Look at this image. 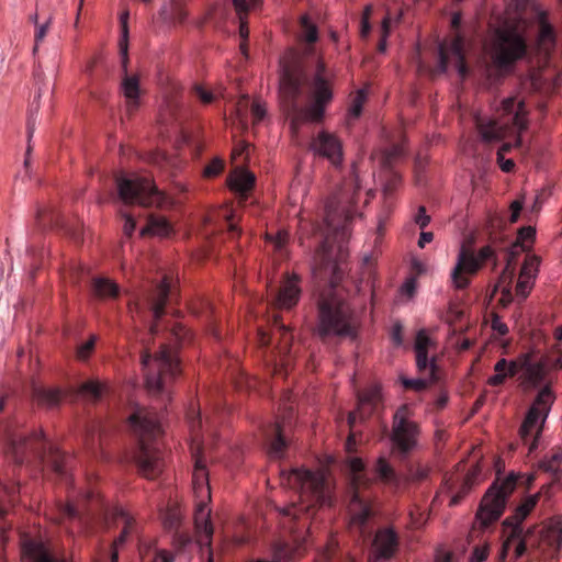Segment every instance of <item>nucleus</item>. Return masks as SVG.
Returning <instances> with one entry per match:
<instances>
[{
	"label": "nucleus",
	"mask_w": 562,
	"mask_h": 562,
	"mask_svg": "<svg viewBox=\"0 0 562 562\" xmlns=\"http://www.w3.org/2000/svg\"><path fill=\"white\" fill-rule=\"evenodd\" d=\"M397 547L396 537L392 530H382L375 535L373 550L378 558H390Z\"/></svg>",
	"instance_id": "obj_27"
},
{
	"label": "nucleus",
	"mask_w": 562,
	"mask_h": 562,
	"mask_svg": "<svg viewBox=\"0 0 562 562\" xmlns=\"http://www.w3.org/2000/svg\"><path fill=\"white\" fill-rule=\"evenodd\" d=\"M529 533L531 530L524 531L522 528H512L503 542L499 559L505 560L512 547H514L515 558H520L526 551V540Z\"/></svg>",
	"instance_id": "obj_22"
},
{
	"label": "nucleus",
	"mask_w": 562,
	"mask_h": 562,
	"mask_svg": "<svg viewBox=\"0 0 562 562\" xmlns=\"http://www.w3.org/2000/svg\"><path fill=\"white\" fill-rule=\"evenodd\" d=\"M173 233V227L170 222L162 216H149L146 226H144L139 235L142 237H158L167 238Z\"/></svg>",
	"instance_id": "obj_24"
},
{
	"label": "nucleus",
	"mask_w": 562,
	"mask_h": 562,
	"mask_svg": "<svg viewBox=\"0 0 562 562\" xmlns=\"http://www.w3.org/2000/svg\"><path fill=\"white\" fill-rule=\"evenodd\" d=\"M541 544H548L558 551L562 548V520L559 517L551 518L542 532Z\"/></svg>",
	"instance_id": "obj_28"
},
{
	"label": "nucleus",
	"mask_w": 562,
	"mask_h": 562,
	"mask_svg": "<svg viewBox=\"0 0 562 562\" xmlns=\"http://www.w3.org/2000/svg\"><path fill=\"white\" fill-rule=\"evenodd\" d=\"M538 499H539V494H535V495H530L528 497L525 498V501L522 502V504H520L514 515L512 517H508L505 521H504V527L505 528H508V527H512V528H515V527H518V528H521V522L522 520L530 514V512L535 508V506L537 505L538 503Z\"/></svg>",
	"instance_id": "obj_29"
},
{
	"label": "nucleus",
	"mask_w": 562,
	"mask_h": 562,
	"mask_svg": "<svg viewBox=\"0 0 562 562\" xmlns=\"http://www.w3.org/2000/svg\"><path fill=\"white\" fill-rule=\"evenodd\" d=\"M415 222L420 228H425L430 223V216L426 214V210L424 206H420L418 209Z\"/></svg>",
	"instance_id": "obj_60"
},
{
	"label": "nucleus",
	"mask_w": 562,
	"mask_h": 562,
	"mask_svg": "<svg viewBox=\"0 0 562 562\" xmlns=\"http://www.w3.org/2000/svg\"><path fill=\"white\" fill-rule=\"evenodd\" d=\"M38 400L46 405H55L59 400V391L42 390L38 392Z\"/></svg>",
	"instance_id": "obj_53"
},
{
	"label": "nucleus",
	"mask_w": 562,
	"mask_h": 562,
	"mask_svg": "<svg viewBox=\"0 0 562 562\" xmlns=\"http://www.w3.org/2000/svg\"><path fill=\"white\" fill-rule=\"evenodd\" d=\"M375 472L378 477L384 483L393 484L397 482V476L394 469L383 457L378 459L375 464Z\"/></svg>",
	"instance_id": "obj_38"
},
{
	"label": "nucleus",
	"mask_w": 562,
	"mask_h": 562,
	"mask_svg": "<svg viewBox=\"0 0 562 562\" xmlns=\"http://www.w3.org/2000/svg\"><path fill=\"white\" fill-rule=\"evenodd\" d=\"M538 266L539 259L536 256H529L526 258L520 273L535 279L538 272Z\"/></svg>",
	"instance_id": "obj_44"
},
{
	"label": "nucleus",
	"mask_w": 562,
	"mask_h": 562,
	"mask_svg": "<svg viewBox=\"0 0 562 562\" xmlns=\"http://www.w3.org/2000/svg\"><path fill=\"white\" fill-rule=\"evenodd\" d=\"M255 180L252 172L244 168H237L229 175L227 184L234 192L245 194L252 189Z\"/></svg>",
	"instance_id": "obj_25"
},
{
	"label": "nucleus",
	"mask_w": 562,
	"mask_h": 562,
	"mask_svg": "<svg viewBox=\"0 0 562 562\" xmlns=\"http://www.w3.org/2000/svg\"><path fill=\"white\" fill-rule=\"evenodd\" d=\"M516 481V474L510 473L505 479H497L485 493L476 513V520L482 527H487L502 516L506 499L515 490Z\"/></svg>",
	"instance_id": "obj_9"
},
{
	"label": "nucleus",
	"mask_w": 562,
	"mask_h": 562,
	"mask_svg": "<svg viewBox=\"0 0 562 562\" xmlns=\"http://www.w3.org/2000/svg\"><path fill=\"white\" fill-rule=\"evenodd\" d=\"M531 81L536 89L548 92L559 86V75L554 68L548 66L533 74Z\"/></svg>",
	"instance_id": "obj_30"
},
{
	"label": "nucleus",
	"mask_w": 562,
	"mask_h": 562,
	"mask_svg": "<svg viewBox=\"0 0 562 562\" xmlns=\"http://www.w3.org/2000/svg\"><path fill=\"white\" fill-rule=\"evenodd\" d=\"M366 101V93L364 91L360 90L357 92L355 98L351 101V104L348 110V121L356 120L360 116L362 112V108Z\"/></svg>",
	"instance_id": "obj_40"
},
{
	"label": "nucleus",
	"mask_w": 562,
	"mask_h": 562,
	"mask_svg": "<svg viewBox=\"0 0 562 562\" xmlns=\"http://www.w3.org/2000/svg\"><path fill=\"white\" fill-rule=\"evenodd\" d=\"M310 104L300 110L295 105H289V115L293 128L303 122L319 123L325 115L326 106L333 100V90L329 82V75H327L325 66L318 61L313 80L308 87Z\"/></svg>",
	"instance_id": "obj_5"
},
{
	"label": "nucleus",
	"mask_w": 562,
	"mask_h": 562,
	"mask_svg": "<svg viewBox=\"0 0 562 562\" xmlns=\"http://www.w3.org/2000/svg\"><path fill=\"white\" fill-rule=\"evenodd\" d=\"M435 380V376L432 375V379L429 378V380L426 379H406L402 378L401 382L405 387L414 389L416 391H422L427 387L430 381Z\"/></svg>",
	"instance_id": "obj_49"
},
{
	"label": "nucleus",
	"mask_w": 562,
	"mask_h": 562,
	"mask_svg": "<svg viewBox=\"0 0 562 562\" xmlns=\"http://www.w3.org/2000/svg\"><path fill=\"white\" fill-rule=\"evenodd\" d=\"M418 427L412 420V412L402 405L393 416L392 440L404 453L412 451L417 445Z\"/></svg>",
	"instance_id": "obj_13"
},
{
	"label": "nucleus",
	"mask_w": 562,
	"mask_h": 562,
	"mask_svg": "<svg viewBox=\"0 0 562 562\" xmlns=\"http://www.w3.org/2000/svg\"><path fill=\"white\" fill-rule=\"evenodd\" d=\"M301 295L300 278L295 273L288 274L282 283L276 305L279 308H291L299 302Z\"/></svg>",
	"instance_id": "obj_21"
},
{
	"label": "nucleus",
	"mask_w": 562,
	"mask_h": 562,
	"mask_svg": "<svg viewBox=\"0 0 562 562\" xmlns=\"http://www.w3.org/2000/svg\"><path fill=\"white\" fill-rule=\"evenodd\" d=\"M250 111L255 124L261 122L267 115L266 104L260 102L259 100H255L251 102Z\"/></svg>",
	"instance_id": "obj_47"
},
{
	"label": "nucleus",
	"mask_w": 562,
	"mask_h": 562,
	"mask_svg": "<svg viewBox=\"0 0 562 562\" xmlns=\"http://www.w3.org/2000/svg\"><path fill=\"white\" fill-rule=\"evenodd\" d=\"M193 90L199 100L204 104H209L215 99V94L203 86H195Z\"/></svg>",
	"instance_id": "obj_57"
},
{
	"label": "nucleus",
	"mask_w": 562,
	"mask_h": 562,
	"mask_svg": "<svg viewBox=\"0 0 562 562\" xmlns=\"http://www.w3.org/2000/svg\"><path fill=\"white\" fill-rule=\"evenodd\" d=\"M286 447L279 426L274 428V438L269 443L268 453L271 458H281Z\"/></svg>",
	"instance_id": "obj_39"
},
{
	"label": "nucleus",
	"mask_w": 562,
	"mask_h": 562,
	"mask_svg": "<svg viewBox=\"0 0 562 562\" xmlns=\"http://www.w3.org/2000/svg\"><path fill=\"white\" fill-rule=\"evenodd\" d=\"M302 26H303V36L304 40L308 43H313L317 40V31L313 23L310 22L307 16H303L302 20Z\"/></svg>",
	"instance_id": "obj_48"
},
{
	"label": "nucleus",
	"mask_w": 562,
	"mask_h": 562,
	"mask_svg": "<svg viewBox=\"0 0 562 562\" xmlns=\"http://www.w3.org/2000/svg\"><path fill=\"white\" fill-rule=\"evenodd\" d=\"M281 484L300 491L302 503L307 502L310 497L314 502H324L325 473L323 471L315 473L303 470L282 471Z\"/></svg>",
	"instance_id": "obj_10"
},
{
	"label": "nucleus",
	"mask_w": 562,
	"mask_h": 562,
	"mask_svg": "<svg viewBox=\"0 0 562 562\" xmlns=\"http://www.w3.org/2000/svg\"><path fill=\"white\" fill-rule=\"evenodd\" d=\"M439 70L447 71L454 68L460 77L467 75V67L464 64V41L458 35L450 44H441L439 46Z\"/></svg>",
	"instance_id": "obj_14"
},
{
	"label": "nucleus",
	"mask_w": 562,
	"mask_h": 562,
	"mask_svg": "<svg viewBox=\"0 0 562 562\" xmlns=\"http://www.w3.org/2000/svg\"><path fill=\"white\" fill-rule=\"evenodd\" d=\"M528 27L527 12L522 11L507 16L491 30L485 50L497 68L507 69L525 57Z\"/></svg>",
	"instance_id": "obj_1"
},
{
	"label": "nucleus",
	"mask_w": 562,
	"mask_h": 562,
	"mask_svg": "<svg viewBox=\"0 0 562 562\" xmlns=\"http://www.w3.org/2000/svg\"><path fill=\"white\" fill-rule=\"evenodd\" d=\"M533 278L519 273L518 282L516 285V292L522 299L527 297L533 286Z\"/></svg>",
	"instance_id": "obj_42"
},
{
	"label": "nucleus",
	"mask_w": 562,
	"mask_h": 562,
	"mask_svg": "<svg viewBox=\"0 0 562 562\" xmlns=\"http://www.w3.org/2000/svg\"><path fill=\"white\" fill-rule=\"evenodd\" d=\"M303 79L304 72L300 66L288 67L282 61L279 88L282 102L292 101L300 93Z\"/></svg>",
	"instance_id": "obj_17"
},
{
	"label": "nucleus",
	"mask_w": 562,
	"mask_h": 562,
	"mask_svg": "<svg viewBox=\"0 0 562 562\" xmlns=\"http://www.w3.org/2000/svg\"><path fill=\"white\" fill-rule=\"evenodd\" d=\"M104 389L105 385L98 380H89L79 386L78 394L87 401H95L102 395Z\"/></svg>",
	"instance_id": "obj_36"
},
{
	"label": "nucleus",
	"mask_w": 562,
	"mask_h": 562,
	"mask_svg": "<svg viewBox=\"0 0 562 562\" xmlns=\"http://www.w3.org/2000/svg\"><path fill=\"white\" fill-rule=\"evenodd\" d=\"M119 50L121 56V66L123 76L127 72L128 68V40L126 38H120L119 41Z\"/></svg>",
	"instance_id": "obj_50"
},
{
	"label": "nucleus",
	"mask_w": 562,
	"mask_h": 562,
	"mask_svg": "<svg viewBox=\"0 0 562 562\" xmlns=\"http://www.w3.org/2000/svg\"><path fill=\"white\" fill-rule=\"evenodd\" d=\"M128 423L140 437L139 471L147 479H154L162 470V457L159 449L149 445L146 439L160 434V425L151 412L138 406L128 416Z\"/></svg>",
	"instance_id": "obj_4"
},
{
	"label": "nucleus",
	"mask_w": 562,
	"mask_h": 562,
	"mask_svg": "<svg viewBox=\"0 0 562 562\" xmlns=\"http://www.w3.org/2000/svg\"><path fill=\"white\" fill-rule=\"evenodd\" d=\"M128 11H124L120 14V23H121V37L128 40Z\"/></svg>",
	"instance_id": "obj_62"
},
{
	"label": "nucleus",
	"mask_w": 562,
	"mask_h": 562,
	"mask_svg": "<svg viewBox=\"0 0 562 562\" xmlns=\"http://www.w3.org/2000/svg\"><path fill=\"white\" fill-rule=\"evenodd\" d=\"M120 89L125 99L126 112L134 113L140 105L142 88L138 75L125 74L122 77Z\"/></svg>",
	"instance_id": "obj_20"
},
{
	"label": "nucleus",
	"mask_w": 562,
	"mask_h": 562,
	"mask_svg": "<svg viewBox=\"0 0 562 562\" xmlns=\"http://www.w3.org/2000/svg\"><path fill=\"white\" fill-rule=\"evenodd\" d=\"M117 519L124 524V529L119 536V538L114 541V547H117L119 544H122L125 541L126 536L128 533V527L131 525V518L123 509L117 510Z\"/></svg>",
	"instance_id": "obj_46"
},
{
	"label": "nucleus",
	"mask_w": 562,
	"mask_h": 562,
	"mask_svg": "<svg viewBox=\"0 0 562 562\" xmlns=\"http://www.w3.org/2000/svg\"><path fill=\"white\" fill-rule=\"evenodd\" d=\"M553 402L554 395L551 389L549 386H544L539 392L520 427L519 432L522 439H526L528 436H533V440L529 447L530 452L537 448L538 438L542 431V427Z\"/></svg>",
	"instance_id": "obj_11"
},
{
	"label": "nucleus",
	"mask_w": 562,
	"mask_h": 562,
	"mask_svg": "<svg viewBox=\"0 0 562 562\" xmlns=\"http://www.w3.org/2000/svg\"><path fill=\"white\" fill-rule=\"evenodd\" d=\"M514 257L508 256L506 267L504 268L495 288L494 292L507 293L512 291V282L515 274Z\"/></svg>",
	"instance_id": "obj_34"
},
{
	"label": "nucleus",
	"mask_w": 562,
	"mask_h": 562,
	"mask_svg": "<svg viewBox=\"0 0 562 562\" xmlns=\"http://www.w3.org/2000/svg\"><path fill=\"white\" fill-rule=\"evenodd\" d=\"M524 12H527V20L535 18L538 21L537 50L539 54L548 56L555 47V33L547 20L546 12L535 4L525 8Z\"/></svg>",
	"instance_id": "obj_16"
},
{
	"label": "nucleus",
	"mask_w": 562,
	"mask_h": 562,
	"mask_svg": "<svg viewBox=\"0 0 562 562\" xmlns=\"http://www.w3.org/2000/svg\"><path fill=\"white\" fill-rule=\"evenodd\" d=\"M416 289H417V282H416V280H415V279H409V280H407V281L403 284V286H402L401 291H402V293H403L404 295H406L407 297H409V299H411V297H413V296H414V294H415V292H416Z\"/></svg>",
	"instance_id": "obj_61"
},
{
	"label": "nucleus",
	"mask_w": 562,
	"mask_h": 562,
	"mask_svg": "<svg viewBox=\"0 0 562 562\" xmlns=\"http://www.w3.org/2000/svg\"><path fill=\"white\" fill-rule=\"evenodd\" d=\"M169 283L167 279H164L161 283L158 285L156 293L153 297V314L156 319L160 318L164 314V306L168 300L169 295Z\"/></svg>",
	"instance_id": "obj_32"
},
{
	"label": "nucleus",
	"mask_w": 562,
	"mask_h": 562,
	"mask_svg": "<svg viewBox=\"0 0 562 562\" xmlns=\"http://www.w3.org/2000/svg\"><path fill=\"white\" fill-rule=\"evenodd\" d=\"M53 23V18L49 16L44 23H41L35 26V46L34 50L37 49L38 45L44 41L45 36L47 35V32Z\"/></svg>",
	"instance_id": "obj_45"
},
{
	"label": "nucleus",
	"mask_w": 562,
	"mask_h": 562,
	"mask_svg": "<svg viewBox=\"0 0 562 562\" xmlns=\"http://www.w3.org/2000/svg\"><path fill=\"white\" fill-rule=\"evenodd\" d=\"M342 214L338 212V205L336 202L328 201L325 205V223L328 233L333 231L335 233L341 222Z\"/></svg>",
	"instance_id": "obj_37"
},
{
	"label": "nucleus",
	"mask_w": 562,
	"mask_h": 562,
	"mask_svg": "<svg viewBox=\"0 0 562 562\" xmlns=\"http://www.w3.org/2000/svg\"><path fill=\"white\" fill-rule=\"evenodd\" d=\"M495 373L491 375L487 383L492 386L502 385L507 378L514 376L519 371V358L515 361L499 359L494 366Z\"/></svg>",
	"instance_id": "obj_26"
},
{
	"label": "nucleus",
	"mask_w": 562,
	"mask_h": 562,
	"mask_svg": "<svg viewBox=\"0 0 562 562\" xmlns=\"http://www.w3.org/2000/svg\"><path fill=\"white\" fill-rule=\"evenodd\" d=\"M312 150L327 159L333 166L339 167L344 160L342 144L340 139L328 132H319L311 143Z\"/></svg>",
	"instance_id": "obj_15"
},
{
	"label": "nucleus",
	"mask_w": 562,
	"mask_h": 562,
	"mask_svg": "<svg viewBox=\"0 0 562 562\" xmlns=\"http://www.w3.org/2000/svg\"><path fill=\"white\" fill-rule=\"evenodd\" d=\"M329 240V235L326 236V239L324 244L321 246V248L316 251L313 261H312V270L314 273H316L317 270L319 272L329 271L335 272L336 271V263L331 260V252L327 248V243Z\"/></svg>",
	"instance_id": "obj_31"
},
{
	"label": "nucleus",
	"mask_w": 562,
	"mask_h": 562,
	"mask_svg": "<svg viewBox=\"0 0 562 562\" xmlns=\"http://www.w3.org/2000/svg\"><path fill=\"white\" fill-rule=\"evenodd\" d=\"M122 216L124 218L123 232L125 235L131 236L136 227L135 218L128 213H123Z\"/></svg>",
	"instance_id": "obj_59"
},
{
	"label": "nucleus",
	"mask_w": 562,
	"mask_h": 562,
	"mask_svg": "<svg viewBox=\"0 0 562 562\" xmlns=\"http://www.w3.org/2000/svg\"><path fill=\"white\" fill-rule=\"evenodd\" d=\"M480 267L481 263L479 258L473 252L462 249L451 273L454 288H465L469 284L467 276L475 273Z\"/></svg>",
	"instance_id": "obj_18"
},
{
	"label": "nucleus",
	"mask_w": 562,
	"mask_h": 562,
	"mask_svg": "<svg viewBox=\"0 0 562 562\" xmlns=\"http://www.w3.org/2000/svg\"><path fill=\"white\" fill-rule=\"evenodd\" d=\"M351 313L342 296L329 289L323 293L318 301V325L317 333L321 336L351 335Z\"/></svg>",
	"instance_id": "obj_6"
},
{
	"label": "nucleus",
	"mask_w": 562,
	"mask_h": 562,
	"mask_svg": "<svg viewBox=\"0 0 562 562\" xmlns=\"http://www.w3.org/2000/svg\"><path fill=\"white\" fill-rule=\"evenodd\" d=\"M142 367L146 386L151 393H167L168 383L178 373L179 362L175 351L164 346L154 357L145 351L142 355Z\"/></svg>",
	"instance_id": "obj_7"
},
{
	"label": "nucleus",
	"mask_w": 562,
	"mask_h": 562,
	"mask_svg": "<svg viewBox=\"0 0 562 562\" xmlns=\"http://www.w3.org/2000/svg\"><path fill=\"white\" fill-rule=\"evenodd\" d=\"M191 452L194 458L193 492L196 499L194 522L198 542L201 547H206L207 562H212L211 541L214 529L210 520L211 509L209 503L211 501V488L209 472L205 460L201 456L202 446L200 442H195V439L191 442Z\"/></svg>",
	"instance_id": "obj_3"
},
{
	"label": "nucleus",
	"mask_w": 562,
	"mask_h": 562,
	"mask_svg": "<svg viewBox=\"0 0 562 562\" xmlns=\"http://www.w3.org/2000/svg\"><path fill=\"white\" fill-rule=\"evenodd\" d=\"M435 562H458L456 557L449 551H439Z\"/></svg>",
	"instance_id": "obj_64"
},
{
	"label": "nucleus",
	"mask_w": 562,
	"mask_h": 562,
	"mask_svg": "<svg viewBox=\"0 0 562 562\" xmlns=\"http://www.w3.org/2000/svg\"><path fill=\"white\" fill-rule=\"evenodd\" d=\"M224 168V161L221 158H214L210 165L204 168L205 177H214L221 173Z\"/></svg>",
	"instance_id": "obj_54"
},
{
	"label": "nucleus",
	"mask_w": 562,
	"mask_h": 562,
	"mask_svg": "<svg viewBox=\"0 0 562 562\" xmlns=\"http://www.w3.org/2000/svg\"><path fill=\"white\" fill-rule=\"evenodd\" d=\"M490 553L488 544L477 546L473 549L469 562H483L486 560Z\"/></svg>",
	"instance_id": "obj_56"
},
{
	"label": "nucleus",
	"mask_w": 562,
	"mask_h": 562,
	"mask_svg": "<svg viewBox=\"0 0 562 562\" xmlns=\"http://www.w3.org/2000/svg\"><path fill=\"white\" fill-rule=\"evenodd\" d=\"M547 362L539 361L531 363V353H524L519 357V369L524 372V383H528L532 386L538 385L546 375Z\"/></svg>",
	"instance_id": "obj_23"
},
{
	"label": "nucleus",
	"mask_w": 562,
	"mask_h": 562,
	"mask_svg": "<svg viewBox=\"0 0 562 562\" xmlns=\"http://www.w3.org/2000/svg\"><path fill=\"white\" fill-rule=\"evenodd\" d=\"M116 186L119 196L125 204L162 207L170 203L148 177H120Z\"/></svg>",
	"instance_id": "obj_8"
},
{
	"label": "nucleus",
	"mask_w": 562,
	"mask_h": 562,
	"mask_svg": "<svg viewBox=\"0 0 562 562\" xmlns=\"http://www.w3.org/2000/svg\"><path fill=\"white\" fill-rule=\"evenodd\" d=\"M536 235V231L531 226L522 227L518 232L517 240L513 245L509 256L514 257L519 254V251H525L529 248V244L532 241Z\"/></svg>",
	"instance_id": "obj_35"
},
{
	"label": "nucleus",
	"mask_w": 562,
	"mask_h": 562,
	"mask_svg": "<svg viewBox=\"0 0 562 562\" xmlns=\"http://www.w3.org/2000/svg\"><path fill=\"white\" fill-rule=\"evenodd\" d=\"M499 111L501 121L477 122L481 137L486 142L501 140L515 137L514 146L520 145V133L527 128L528 120L525 104L516 97L503 100ZM513 144L507 142L502 145L497 153V161L503 171L509 172L514 169V161L505 159L504 153L508 151Z\"/></svg>",
	"instance_id": "obj_2"
},
{
	"label": "nucleus",
	"mask_w": 562,
	"mask_h": 562,
	"mask_svg": "<svg viewBox=\"0 0 562 562\" xmlns=\"http://www.w3.org/2000/svg\"><path fill=\"white\" fill-rule=\"evenodd\" d=\"M352 497L349 504V514L352 525H362L370 515V509L359 496V488L369 483L363 473L364 463L359 458H351L348 461Z\"/></svg>",
	"instance_id": "obj_12"
},
{
	"label": "nucleus",
	"mask_w": 562,
	"mask_h": 562,
	"mask_svg": "<svg viewBox=\"0 0 562 562\" xmlns=\"http://www.w3.org/2000/svg\"><path fill=\"white\" fill-rule=\"evenodd\" d=\"M434 347V341L424 329L419 330L415 340L416 364L420 372H427L432 379L435 373V360L428 357L429 350Z\"/></svg>",
	"instance_id": "obj_19"
},
{
	"label": "nucleus",
	"mask_w": 562,
	"mask_h": 562,
	"mask_svg": "<svg viewBox=\"0 0 562 562\" xmlns=\"http://www.w3.org/2000/svg\"><path fill=\"white\" fill-rule=\"evenodd\" d=\"M237 14H245L257 5L259 0H232Z\"/></svg>",
	"instance_id": "obj_55"
},
{
	"label": "nucleus",
	"mask_w": 562,
	"mask_h": 562,
	"mask_svg": "<svg viewBox=\"0 0 562 562\" xmlns=\"http://www.w3.org/2000/svg\"><path fill=\"white\" fill-rule=\"evenodd\" d=\"M521 209H522V202L520 200H516L510 204V211H512L510 222L512 223H515L518 220Z\"/></svg>",
	"instance_id": "obj_63"
},
{
	"label": "nucleus",
	"mask_w": 562,
	"mask_h": 562,
	"mask_svg": "<svg viewBox=\"0 0 562 562\" xmlns=\"http://www.w3.org/2000/svg\"><path fill=\"white\" fill-rule=\"evenodd\" d=\"M144 559H150V562H173V555L165 549L154 548L144 553Z\"/></svg>",
	"instance_id": "obj_41"
},
{
	"label": "nucleus",
	"mask_w": 562,
	"mask_h": 562,
	"mask_svg": "<svg viewBox=\"0 0 562 562\" xmlns=\"http://www.w3.org/2000/svg\"><path fill=\"white\" fill-rule=\"evenodd\" d=\"M93 292L101 299L115 297L119 293V285L108 278H97L92 283Z\"/></svg>",
	"instance_id": "obj_33"
},
{
	"label": "nucleus",
	"mask_w": 562,
	"mask_h": 562,
	"mask_svg": "<svg viewBox=\"0 0 562 562\" xmlns=\"http://www.w3.org/2000/svg\"><path fill=\"white\" fill-rule=\"evenodd\" d=\"M173 3L165 4L161 7L160 15L167 22L181 21L184 18V13L177 9V12H173Z\"/></svg>",
	"instance_id": "obj_43"
},
{
	"label": "nucleus",
	"mask_w": 562,
	"mask_h": 562,
	"mask_svg": "<svg viewBox=\"0 0 562 562\" xmlns=\"http://www.w3.org/2000/svg\"><path fill=\"white\" fill-rule=\"evenodd\" d=\"M249 108V100L246 97H241L236 105V119L241 126H246V114Z\"/></svg>",
	"instance_id": "obj_51"
},
{
	"label": "nucleus",
	"mask_w": 562,
	"mask_h": 562,
	"mask_svg": "<svg viewBox=\"0 0 562 562\" xmlns=\"http://www.w3.org/2000/svg\"><path fill=\"white\" fill-rule=\"evenodd\" d=\"M390 25H391V18L387 15L383 19L382 25H381V40L378 46V49L381 53H384L386 50V40L390 35Z\"/></svg>",
	"instance_id": "obj_52"
},
{
	"label": "nucleus",
	"mask_w": 562,
	"mask_h": 562,
	"mask_svg": "<svg viewBox=\"0 0 562 562\" xmlns=\"http://www.w3.org/2000/svg\"><path fill=\"white\" fill-rule=\"evenodd\" d=\"M94 342H95V337H91L88 341H86L85 344L79 346V348L77 350V357L80 360H86L90 356V353L94 347Z\"/></svg>",
	"instance_id": "obj_58"
}]
</instances>
